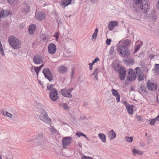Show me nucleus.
Returning <instances> with one entry per match:
<instances>
[{"instance_id": "nucleus-1", "label": "nucleus", "mask_w": 159, "mask_h": 159, "mask_svg": "<svg viewBox=\"0 0 159 159\" xmlns=\"http://www.w3.org/2000/svg\"><path fill=\"white\" fill-rule=\"evenodd\" d=\"M133 4L132 8L133 10L136 12L139 11L146 13L149 10V2L148 0H133Z\"/></svg>"}, {"instance_id": "nucleus-2", "label": "nucleus", "mask_w": 159, "mask_h": 159, "mask_svg": "<svg viewBox=\"0 0 159 159\" xmlns=\"http://www.w3.org/2000/svg\"><path fill=\"white\" fill-rule=\"evenodd\" d=\"M43 106L39 104L37 107L38 110L36 111V114L41 120L44 121L48 124L50 123L51 120L48 117L47 113L43 109Z\"/></svg>"}, {"instance_id": "nucleus-3", "label": "nucleus", "mask_w": 159, "mask_h": 159, "mask_svg": "<svg viewBox=\"0 0 159 159\" xmlns=\"http://www.w3.org/2000/svg\"><path fill=\"white\" fill-rule=\"evenodd\" d=\"M9 43L14 49H18L20 48L21 45V41L13 36H10L8 39Z\"/></svg>"}, {"instance_id": "nucleus-4", "label": "nucleus", "mask_w": 159, "mask_h": 159, "mask_svg": "<svg viewBox=\"0 0 159 159\" xmlns=\"http://www.w3.org/2000/svg\"><path fill=\"white\" fill-rule=\"evenodd\" d=\"M117 51L122 57H127L130 54L128 48L124 46H119L118 47Z\"/></svg>"}, {"instance_id": "nucleus-5", "label": "nucleus", "mask_w": 159, "mask_h": 159, "mask_svg": "<svg viewBox=\"0 0 159 159\" xmlns=\"http://www.w3.org/2000/svg\"><path fill=\"white\" fill-rule=\"evenodd\" d=\"M34 139L37 140L41 145L44 144L47 141L46 137L43 132L39 133L37 135L34 136Z\"/></svg>"}, {"instance_id": "nucleus-6", "label": "nucleus", "mask_w": 159, "mask_h": 159, "mask_svg": "<svg viewBox=\"0 0 159 159\" xmlns=\"http://www.w3.org/2000/svg\"><path fill=\"white\" fill-rule=\"evenodd\" d=\"M73 89V88H70L68 89L65 88L61 90V93L62 96L65 97L71 98L72 95L71 93Z\"/></svg>"}, {"instance_id": "nucleus-7", "label": "nucleus", "mask_w": 159, "mask_h": 159, "mask_svg": "<svg viewBox=\"0 0 159 159\" xmlns=\"http://www.w3.org/2000/svg\"><path fill=\"white\" fill-rule=\"evenodd\" d=\"M33 60L34 64L39 65L43 63V58L40 54H38L34 55Z\"/></svg>"}, {"instance_id": "nucleus-8", "label": "nucleus", "mask_w": 159, "mask_h": 159, "mask_svg": "<svg viewBox=\"0 0 159 159\" xmlns=\"http://www.w3.org/2000/svg\"><path fill=\"white\" fill-rule=\"evenodd\" d=\"M72 138L71 137H67L63 138L62 140V145L63 148H66L72 142Z\"/></svg>"}, {"instance_id": "nucleus-9", "label": "nucleus", "mask_w": 159, "mask_h": 159, "mask_svg": "<svg viewBox=\"0 0 159 159\" xmlns=\"http://www.w3.org/2000/svg\"><path fill=\"white\" fill-rule=\"evenodd\" d=\"M43 73L45 77L48 79L50 81L52 80V75L51 72L48 68H45L44 69L43 71Z\"/></svg>"}, {"instance_id": "nucleus-10", "label": "nucleus", "mask_w": 159, "mask_h": 159, "mask_svg": "<svg viewBox=\"0 0 159 159\" xmlns=\"http://www.w3.org/2000/svg\"><path fill=\"white\" fill-rule=\"evenodd\" d=\"M147 87L149 90L154 91L157 89V84L155 83L148 80L147 82Z\"/></svg>"}, {"instance_id": "nucleus-11", "label": "nucleus", "mask_w": 159, "mask_h": 159, "mask_svg": "<svg viewBox=\"0 0 159 159\" xmlns=\"http://www.w3.org/2000/svg\"><path fill=\"white\" fill-rule=\"evenodd\" d=\"M129 75L127 76L128 80L130 81L134 80L136 77V75L132 69H129L128 71Z\"/></svg>"}, {"instance_id": "nucleus-12", "label": "nucleus", "mask_w": 159, "mask_h": 159, "mask_svg": "<svg viewBox=\"0 0 159 159\" xmlns=\"http://www.w3.org/2000/svg\"><path fill=\"white\" fill-rule=\"evenodd\" d=\"M48 50L49 53L51 54L55 53L57 50L56 47L53 43L49 44L48 47Z\"/></svg>"}, {"instance_id": "nucleus-13", "label": "nucleus", "mask_w": 159, "mask_h": 159, "mask_svg": "<svg viewBox=\"0 0 159 159\" xmlns=\"http://www.w3.org/2000/svg\"><path fill=\"white\" fill-rule=\"evenodd\" d=\"M49 96L50 98L53 101H56L58 98L57 93L56 89H53L52 91H50Z\"/></svg>"}, {"instance_id": "nucleus-14", "label": "nucleus", "mask_w": 159, "mask_h": 159, "mask_svg": "<svg viewBox=\"0 0 159 159\" xmlns=\"http://www.w3.org/2000/svg\"><path fill=\"white\" fill-rule=\"evenodd\" d=\"M136 74L138 76V79L139 81H142L144 79V76L143 74L142 73L139 67H136L135 69Z\"/></svg>"}, {"instance_id": "nucleus-15", "label": "nucleus", "mask_w": 159, "mask_h": 159, "mask_svg": "<svg viewBox=\"0 0 159 159\" xmlns=\"http://www.w3.org/2000/svg\"><path fill=\"white\" fill-rule=\"evenodd\" d=\"M35 16L38 20L41 21L46 16L43 12L36 11Z\"/></svg>"}, {"instance_id": "nucleus-16", "label": "nucleus", "mask_w": 159, "mask_h": 159, "mask_svg": "<svg viewBox=\"0 0 159 159\" xmlns=\"http://www.w3.org/2000/svg\"><path fill=\"white\" fill-rule=\"evenodd\" d=\"M10 13V11L8 10L2 9L0 11V17L1 18L6 17Z\"/></svg>"}, {"instance_id": "nucleus-17", "label": "nucleus", "mask_w": 159, "mask_h": 159, "mask_svg": "<svg viewBox=\"0 0 159 159\" xmlns=\"http://www.w3.org/2000/svg\"><path fill=\"white\" fill-rule=\"evenodd\" d=\"M125 76L126 70L125 69L124 67H122L120 68V78L121 80H124L125 79Z\"/></svg>"}, {"instance_id": "nucleus-18", "label": "nucleus", "mask_w": 159, "mask_h": 159, "mask_svg": "<svg viewBox=\"0 0 159 159\" xmlns=\"http://www.w3.org/2000/svg\"><path fill=\"white\" fill-rule=\"evenodd\" d=\"M107 135L108 138L111 140L114 139L116 137V134L113 129L108 132Z\"/></svg>"}, {"instance_id": "nucleus-19", "label": "nucleus", "mask_w": 159, "mask_h": 159, "mask_svg": "<svg viewBox=\"0 0 159 159\" xmlns=\"http://www.w3.org/2000/svg\"><path fill=\"white\" fill-rule=\"evenodd\" d=\"M111 93L112 95L115 97H116V99L117 102L120 101V96L117 90L115 89H111Z\"/></svg>"}, {"instance_id": "nucleus-20", "label": "nucleus", "mask_w": 159, "mask_h": 159, "mask_svg": "<svg viewBox=\"0 0 159 159\" xmlns=\"http://www.w3.org/2000/svg\"><path fill=\"white\" fill-rule=\"evenodd\" d=\"M118 25V23L116 21H111L108 25V29L110 30H112L115 26H116Z\"/></svg>"}, {"instance_id": "nucleus-21", "label": "nucleus", "mask_w": 159, "mask_h": 159, "mask_svg": "<svg viewBox=\"0 0 159 159\" xmlns=\"http://www.w3.org/2000/svg\"><path fill=\"white\" fill-rule=\"evenodd\" d=\"M58 71L60 73H64L67 71V67L63 65H61L57 69Z\"/></svg>"}, {"instance_id": "nucleus-22", "label": "nucleus", "mask_w": 159, "mask_h": 159, "mask_svg": "<svg viewBox=\"0 0 159 159\" xmlns=\"http://www.w3.org/2000/svg\"><path fill=\"white\" fill-rule=\"evenodd\" d=\"M1 113L3 116H6L10 118H11L13 117V115L11 113L5 110H2Z\"/></svg>"}, {"instance_id": "nucleus-23", "label": "nucleus", "mask_w": 159, "mask_h": 159, "mask_svg": "<svg viewBox=\"0 0 159 159\" xmlns=\"http://www.w3.org/2000/svg\"><path fill=\"white\" fill-rule=\"evenodd\" d=\"M132 152L134 156H135L136 154L141 155L143 154V152L142 151L139 150L135 148L132 150Z\"/></svg>"}, {"instance_id": "nucleus-24", "label": "nucleus", "mask_w": 159, "mask_h": 159, "mask_svg": "<svg viewBox=\"0 0 159 159\" xmlns=\"http://www.w3.org/2000/svg\"><path fill=\"white\" fill-rule=\"evenodd\" d=\"M35 29V25H30L29 28V33L30 34H33Z\"/></svg>"}, {"instance_id": "nucleus-25", "label": "nucleus", "mask_w": 159, "mask_h": 159, "mask_svg": "<svg viewBox=\"0 0 159 159\" xmlns=\"http://www.w3.org/2000/svg\"><path fill=\"white\" fill-rule=\"evenodd\" d=\"M71 0H62L61 2V5L66 7L69 5L71 2Z\"/></svg>"}, {"instance_id": "nucleus-26", "label": "nucleus", "mask_w": 159, "mask_h": 159, "mask_svg": "<svg viewBox=\"0 0 159 159\" xmlns=\"http://www.w3.org/2000/svg\"><path fill=\"white\" fill-rule=\"evenodd\" d=\"M44 66V65L42 64L39 67H34V70L35 72L37 75H38L39 72L40 70Z\"/></svg>"}, {"instance_id": "nucleus-27", "label": "nucleus", "mask_w": 159, "mask_h": 159, "mask_svg": "<svg viewBox=\"0 0 159 159\" xmlns=\"http://www.w3.org/2000/svg\"><path fill=\"white\" fill-rule=\"evenodd\" d=\"M133 105L130 106L129 105H128L127 107H126L128 112L130 114H132L133 113Z\"/></svg>"}, {"instance_id": "nucleus-28", "label": "nucleus", "mask_w": 159, "mask_h": 159, "mask_svg": "<svg viewBox=\"0 0 159 159\" xmlns=\"http://www.w3.org/2000/svg\"><path fill=\"white\" fill-rule=\"evenodd\" d=\"M98 137L102 142L105 143L106 142V137L105 135L103 134L100 133L98 134Z\"/></svg>"}, {"instance_id": "nucleus-29", "label": "nucleus", "mask_w": 159, "mask_h": 159, "mask_svg": "<svg viewBox=\"0 0 159 159\" xmlns=\"http://www.w3.org/2000/svg\"><path fill=\"white\" fill-rule=\"evenodd\" d=\"M130 43V41L128 39H125L122 42V45L127 47L129 46Z\"/></svg>"}, {"instance_id": "nucleus-30", "label": "nucleus", "mask_w": 159, "mask_h": 159, "mask_svg": "<svg viewBox=\"0 0 159 159\" xmlns=\"http://www.w3.org/2000/svg\"><path fill=\"white\" fill-rule=\"evenodd\" d=\"M53 85L52 84H48L47 85V89L50 91H52L53 89H56L55 88H53Z\"/></svg>"}, {"instance_id": "nucleus-31", "label": "nucleus", "mask_w": 159, "mask_h": 159, "mask_svg": "<svg viewBox=\"0 0 159 159\" xmlns=\"http://www.w3.org/2000/svg\"><path fill=\"white\" fill-rule=\"evenodd\" d=\"M98 28H96L95 29L94 32L92 36V39H96L97 38V33L98 31Z\"/></svg>"}, {"instance_id": "nucleus-32", "label": "nucleus", "mask_w": 159, "mask_h": 159, "mask_svg": "<svg viewBox=\"0 0 159 159\" xmlns=\"http://www.w3.org/2000/svg\"><path fill=\"white\" fill-rule=\"evenodd\" d=\"M151 66L149 64H147L146 65L143 67V69L144 71L147 72L150 69Z\"/></svg>"}, {"instance_id": "nucleus-33", "label": "nucleus", "mask_w": 159, "mask_h": 159, "mask_svg": "<svg viewBox=\"0 0 159 159\" xmlns=\"http://www.w3.org/2000/svg\"><path fill=\"white\" fill-rule=\"evenodd\" d=\"M49 129H50V131L51 132L52 134H53L57 133V130L54 128L53 126H50L49 127Z\"/></svg>"}, {"instance_id": "nucleus-34", "label": "nucleus", "mask_w": 159, "mask_h": 159, "mask_svg": "<svg viewBox=\"0 0 159 159\" xmlns=\"http://www.w3.org/2000/svg\"><path fill=\"white\" fill-rule=\"evenodd\" d=\"M126 141L129 143L131 142L133 139V138L132 137L126 136L125 137Z\"/></svg>"}, {"instance_id": "nucleus-35", "label": "nucleus", "mask_w": 159, "mask_h": 159, "mask_svg": "<svg viewBox=\"0 0 159 159\" xmlns=\"http://www.w3.org/2000/svg\"><path fill=\"white\" fill-rule=\"evenodd\" d=\"M125 61L127 62L130 64H133L134 62V60L132 58H129L125 60Z\"/></svg>"}, {"instance_id": "nucleus-36", "label": "nucleus", "mask_w": 159, "mask_h": 159, "mask_svg": "<svg viewBox=\"0 0 159 159\" xmlns=\"http://www.w3.org/2000/svg\"><path fill=\"white\" fill-rule=\"evenodd\" d=\"M25 7L24 8V11L25 13H26L28 12V11L30 9V7L27 4H25Z\"/></svg>"}, {"instance_id": "nucleus-37", "label": "nucleus", "mask_w": 159, "mask_h": 159, "mask_svg": "<svg viewBox=\"0 0 159 159\" xmlns=\"http://www.w3.org/2000/svg\"><path fill=\"white\" fill-rule=\"evenodd\" d=\"M81 159H93L91 157H87L85 155H83L81 157Z\"/></svg>"}, {"instance_id": "nucleus-38", "label": "nucleus", "mask_w": 159, "mask_h": 159, "mask_svg": "<svg viewBox=\"0 0 159 159\" xmlns=\"http://www.w3.org/2000/svg\"><path fill=\"white\" fill-rule=\"evenodd\" d=\"M156 120L155 119H152L151 120L150 122V124L152 125H154Z\"/></svg>"}, {"instance_id": "nucleus-39", "label": "nucleus", "mask_w": 159, "mask_h": 159, "mask_svg": "<svg viewBox=\"0 0 159 159\" xmlns=\"http://www.w3.org/2000/svg\"><path fill=\"white\" fill-rule=\"evenodd\" d=\"M140 47V45L139 44L137 45L136 46L134 52V54L139 50Z\"/></svg>"}, {"instance_id": "nucleus-40", "label": "nucleus", "mask_w": 159, "mask_h": 159, "mask_svg": "<svg viewBox=\"0 0 159 159\" xmlns=\"http://www.w3.org/2000/svg\"><path fill=\"white\" fill-rule=\"evenodd\" d=\"M16 0H7L8 3L10 4H13L15 3Z\"/></svg>"}, {"instance_id": "nucleus-41", "label": "nucleus", "mask_w": 159, "mask_h": 159, "mask_svg": "<svg viewBox=\"0 0 159 159\" xmlns=\"http://www.w3.org/2000/svg\"><path fill=\"white\" fill-rule=\"evenodd\" d=\"M98 70L97 69H95L93 73L92 74V75H98Z\"/></svg>"}, {"instance_id": "nucleus-42", "label": "nucleus", "mask_w": 159, "mask_h": 159, "mask_svg": "<svg viewBox=\"0 0 159 159\" xmlns=\"http://www.w3.org/2000/svg\"><path fill=\"white\" fill-rule=\"evenodd\" d=\"M155 66L156 69V72H159V64H157L155 65Z\"/></svg>"}, {"instance_id": "nucleus-43", "label": "nucleus", "mask_w": 159, "mask_h": 159, "mask_svg": "<svg viewBox=\"0 0 159 159\" xmlns=\"http://www.w3.org/2000/svg\"><path fill=\"white\" fill-rule=\"evenodd\" d=\"M99 60V59L98 58H96L95 59L92 61V64H94L95 63H96L97 61H98Z\"/></svg>"}, {"instance_id": "nucleus-44", "label": "nucleus", "mask_w": 159, "mask_h": 159, "mask_svg": "<svg viewBox=\"0 0 159 159\" xmlns=\"http://www.w3.org/2000/svg\"><path fill=\"white\" fill-rule=\"evenodd\" d=\"M62 106L65 109L67 110L68 109V106L66 103H63L62 105Z\"/></svg>"}, {"instance_id": "nucleus-45", "label": "nucleus", "mask_w": 159, "mask_h": 159, "mask_svg": "<svg viewBox=\"0 0 159 159\" xmlns=\"http://www.w3.org/2000/svg\"><path fill=\"white\" fill-rule=\"evenodd\" d=\"M111 41V39H107L106 40V43L107 45H109L110 44Z\"/></svg>"}, {"instance_id": "nucleus-46", "label": "nucleus", "mask_w": 159, "mask_h": 159, "mask_svg": "<svg viewBox=\"0 0 159 159\" xmlns=\"http://www.w3.org/2000/svg\"><path fill=\"white\" fill-rule=\"evenodd\" d=\"M136 118L139 121H141L142 120V117L140 116H136Z\"/></svg>"}, {"instance_id": "nucleus-47", "label": "nucleus", "mask_w": 159, "mask_h": 159, "mask_svg": "<svg viewBox=\"0 0 159 159\" xmlns=\"http://www.w3.org/2000/svg\"><path fill=\"white\" fill-rule=\"evenodd\" d=\"M54 36L56 38V41H57L58 39V34L57 33H56L54 34Z\"/></svg>"}, {"instance_id": "nucleus-48", "label": "nucleus", "mask_w": 159, "mask_h": 159, "mask_svg": "<svg viewBox=\"0 0 159 159\" xmlns=\"http://www.w3.org/2000/svg\"><path fill=\"white\" fill-rule=\"evenodd\" d=\"M76 134L79 137H80L82 136L83 133L81 132H80L76 133Z\"/></svg>"}, {"instance_id": "nucleus-49", "label": "nucleus", "mask_w": 159, "mask_h": 159, "mask_svg": "<svg viewBox=\"0 0 159 159\" xmlns=\"http://www.w3.org/2000/svg\"><path fill=\"white\" fill-rule=\"evenodd\" d=\"M154 55L153 54H150L149 55L148 57L149 58H150L151 59H153L154 57Z\"/></svg>"}, {"instance_id": "nucleus-50", "label": "nucleus", "mask_w": 159, "mask_h": 159, "mask_svg": "<svg viewBox=\"0 0 159 159\" xmlns=\"http://www.w3.org/2000/svg\"><path fill=\"white\" fill-rule=\"evenodd\" d=\"M94 64H92V63H89V69L90 70H92V68H93V65Z\"/></svg>"}, {"instance_id": "nucleus-51", "label": "nucleus", "mask_w": 159, "mask_h": 159, "mask_svg": "<svg viewBox=\"0 0 159 159\" xmlns=\"http://www.w3.org/2000/svg\"><path fill=\"white\" fill-rule=\"evenodd\" d=\"M72 72L71 73V78H72L73 77V75H74V69H72Z\"/></svg>"}, {"instance_id": "nucleus-52", "label": "nucleus", "mask_w": 159, "mask_h": 159, "mask_svg": "<svg viewBox=\"0 0 159 159\" xmlns=\"http://www.w3.org/2000/svg\"><path fill=\"white\" fill-rule=\"evenodd\" d=\"M140 145L142 147H144L145 146V144L143 142H141L140 143Z\"/></svg>"}, {"instance_id": "nucleus-53", "label": "nucleus", "mask_w": 159, "mask_h": 159, "mask_svg": "<svg viewBox=\"0 0 159 159\" xmlns=\"http://www.w3.org/2000/svg\"><path fill=\"white\" fill-rule=\"evenodd\" d=\"M82 136H84V137H85L88 141H90V140L87 137L85 134H84L83 133V134L82 135Z\"/></svg>"}, {"instance_id": "nucleus-54", "label": "nucleus", "mask_w": 159, "mask_h": 159, "mask_svg": "<svg viewBox=\"0 0 159 159\" xmlns=\"http://www.w3.org/2000/svg\"><path fill=\"white\" fill-rule=\"evenodd\" d=\"M123 103L125 105L126 107H127L129 104L125 101Z\"/></svg>"}, {"instance_id": "nucleus-55", "label": "nucleus", "mask_w": 159, "mask_h": 159, "mask_svg": "<svg viewBox=\"0 0 159 159\" xmlns=\"http://www.w3.org/2000/svg\"><path fill=\"white\" fill-rule=\"evenodd\" d=\"M98 75H94V77L93 79V80H97L98 79Z\"/></svg>"}, {"instance_id": "nucleus-56", "label": "nucleus", "mask_w": 159, "mask_h": 159, "mask_svg": "<svg viewBox=\"0 0 159 159\" xmlns=\"http://www.w3.org/2000/svg\"><path fill=\"white\" fill-rule=\"evenodd\" d=\"M156 121H159V115L155 118Z\"/></svg>"}, {"instance_id": "nucleus-57", "label": "nucleus", "mask_w": 159, "mask_h": 159, "mask_svg": "<svg viewBox=\"0 0 159 159\" xmlns=\"http://www.w3.org/2000/svg\"><path fill=\"white\" fill-rule=\"evenodd\" d=\"M157 8L159 9V0L157 2Z\"/></svg>"}, {"instance_id": "nucleus-58", "label": "nucleus", "mask_w": 159, "mask_h": 159, "mask_svg": "<svg viewBox=\"0 0 159 159\" xmlns=\"http://www.w3.org/2000/svg\"><path fill=\"white\" fill-rule=\"evenodd\" d=\"M90 1L93 3H94L96 2V0H90Z\"/></svg>"}, {"instance_id": "nucleus-59", "label": "nucleus", "mask_w": 159, "mask_h": 159, "mask_svg": "<svg viewBox=\"0 0 159 159\" xmlns=\"http://www.w3.org/2000/svg\"><path fill=\"white\" fill-rule=\"evenodd\" d=\"M79 146L81 148L82 147V144L81 143H79Z\"/></svg>"}, {"instance_id": "nucleus-60", "label": "nucleus", "mask_w": 159, "mask_h": 159, "mask_svg": "<svg viewBox=\"0 0 159 159\" xmlns=\"http://www.w3.org/2000/svg\"><path fill=\"white\" fill-rule=\"evenodd\" d=\"M0 159H2L1 156H0Z\"/></svg>"}, {"instance_id": "nucleus-61", "label": "nucleus", "mask_w": 159, "mask_h": 159, "mask_svg": "<svg viewBox=\"0 0 159 159\" xmlns=\"http://www.w3.org/2000/svg\"><path fill=\"white\" fill-rule=\"evenodd\" d=\"M155 153L156 154H157L158 153V152H155Z\"/></svg>"}, {"instance_id": "nucleus-62", "label": "nucleus", "mask_w": 159, "mask_h": 159, "mask_svg": "<svg viewBox=\"0 0 159 159\" xmlns=\"http://www.w3.org/2000/svg\"><path fill=\"white\" fill-rule=\"evenodd\" d=\"M11 113H13L12 111H11Z\"/></svg>"}]
</instances>
